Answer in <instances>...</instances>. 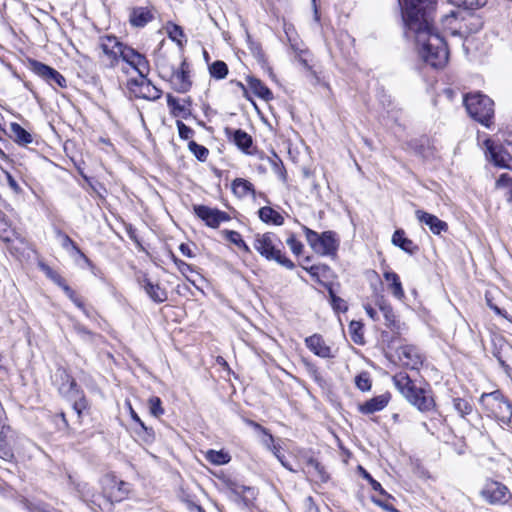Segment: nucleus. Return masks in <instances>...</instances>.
I'll use <instances>...</instances> for the list:
<instances>
[{
    "mask_svg": "<svg viewBox=\"0 0 512 512\" xmlns=\"http://www.w3.org/2000/svg\"><path fill=\"white\" fill-rule=\"evenodd\" d=\"M407 38L416 42L419 55L428 65L442 68L448 61L447 45L433 25L434 0H398Z\"/></svg>",
    "mask_w": 512,
    "mask_h": 512,
    "instance_id": "1",
    "label": "nucleus"
},
{
    "mask_svg": "<svg viewBox=\"0 0 512 512\" xmlns=\"http://www.w3.org/2000/svg\"><path fill=\"white\" fill-rule=\"evenodd\" d=\"M100 47L103 53L111 59V66H115L121 59L134 69L139 76L149 74L150 65L147 58L132 47L120 42L115 36L102 38Z\"/></svg>",
    "mask_w": 512,
    "mask_h": 512,
    "instance_id": "2",
    "label": "nucleus"
},
{
    "mask_svg": "<svg viewBox=\"0 0 512 512\" xmlns=\"http://www.w3.org/2000/svg\"><path fill=\"white\" fill-rule=\"evenodd\" d=\"M393 382L399 392L420 411H429L433 408V398L427 395V391L423 388H417L406 373L400 372L394 375Z\"/></svg>",
    "mask_w": 512,
    "mask_h": 512,
    "instance_id": "3",
    "label": "nucleus"
},
{
    "mask_svg": "<svg viewBox=\"0 0 512 512\" xmlns=\"http://www.w3.org/2000/svg\"><path fill=\"white\" fill-rule=\"evenodd\" d=\"M281 245L280 239L272 232L255 235L254 249L262 257L268 261H275L287 269H293L294 263L282 254Z\"/></svg>",
    "mask_w": 512,
    "mask_h": 512,
    "instance_id": "4",
    "label": "nucleus"
},
{
    "mask_svg": "<svg viewBox=\"0 0 512 512\" xmlns=\"http://www.w3.org/2000/svg\"><path fill=\"white\" fill-rule=\"evenodd\" d=\"M464 106L468 114L482 125L489 127L494 115V103L481 93L467 94L464 97Z\"/></svg>",
    "mask_w": 512,
    "mask_h": 512,
    "instance_id": "5",
    "label": "nucleus"
},
{
    "mask_svg": "<svg viewBox=\"0 0 512 512\" xmlns=\"http://www.w3.org/2000/svg\"><path fill=\"white\" fill-rule=\"evenodd\" d=\"M483 409L489 417L495 418L501 425H504L512 414V404L499 391L483 393L479 400Z\"/></svg>",
    "mask_w": 512,
    "mask_h": 512,
    "instance_id": "6",
    "label": "nucleus"
},
{
    "mask_svg": "<svg viewBox=\"0 0 512 512\" xmlns=\"http://www.w3.org/2000/svg\"><path fill=\"white\" fill-rule=\"evenodd\" d=\"M160 74L163 78L170 81L175 91L179 93L187 92L191 87L189 64L182 60L179 67L175 65L162 64Z\"/></svg>",
    "mask_w": 512,
    "mask_h": 512,
    "instance_id": "7",
    "label": "nucleus"
},
{
    "mask_svg": "<svg viewBox=\"0 0 512 512\" xmlns=\"http://www.w3.org/2000/svg\"><path fill=\"white\" fill-rule=\"evenodd\" d=\"M484 144L486 155L495 166L512 170V143L495 144L487 139Z\"/></svg>",
    "mask_w": 512,
    "mask_h": 512,
    "instance_id": "8",
    "label": "nucleus"
},
{
    "mask_svg": "<svg viewBox=\"0 0 512 512\" xmlns=\"http://www.w3.org/2000/svg\"><path fill=\"white\" fill-rule=\"evenodd\" d=\"M480 495L490 505H503L512 498V494L506 485L492 479L485 482Z\"/></svg>",
    "mask_w": 512,
    "mask_h": 512,
    "instance_id": "9",
    "label": "nucleus"
},
{
    "mask_svg": "<svg viewBox=\"0 0 512 512\" xmlns=\"http://www.w3.org/2000/svg\"><path fill=\"white\" fill-rule=\"evenodd\" d=\"M193 210L197 217L211 228H217L221 223L230 220V216L226 212L217 208H210L205 205H195Z\"/></svg>",
    "mask_w": 512,
    "mask_h": 512,
    "instance_id": "10",
    "label": "nucleus"
},
{
    "mask_svg": "<svg viewBox=\"0 0 512 512\" xmlns=\"http://www.w3.org/2000/svg\"><path fill=\"white\" fill-rule=\"evenodd\" d=\"M31 69L37 76L47 81L51 86L57 85L60 88H64L67 85L65 77L57 70L46 64L38 61H32Z\"/></svg>",
    "mask_w": 512,
    "mask_h": 512,
    "instance_id": "11",
    "label": "nucleus"
},
{
    "mask_svg": "<svg viewBox=\"0 0 512 512\" xmlns=\"http://www.w3.org/2000/svg\"><path fill=\"white\" fill-rule=\"evenodd\" d=\"M396 353L401 365L408 369L417 370L423 364L422 355L413 345H402L397 349Z\"/></svg>",
    "mask_w": 512,
    "mask_h": 512,
    "instance_id": "12",
    "label": "nucleus"
},
{
    "mask_svg": "<svg viewBox=\"0 0 512 512\" xmlns=\"http://www.w3.org/2000/svg\"><path fill=\"white\" fill-rule=\"evenodd\" d=\"M415 216L420 223L427 225L434 234L439 235L441 232H446L448 230L447 223L433 214L427 213L423 210H417L415 212Z\"/></svg>",
    "mask_w": 512,
    "mask_h": 512,
    "instance_id": "13",
    "label": "nucleus"
},
{
    "mask_svg": "<svg viewBox=\"0 0 512 512\" xmlns=\"http://www.w3.org/2000/svg\"><path fill=\"white\" fill-rule=\"evenodd\" d=\"M338 246L339 243L335 238V233L332 231H326L321 234L315 252L325 256L334 255L338 249Z\"/></svg>",
    "mask_w": 512,
    "mask_h": 512,
    "instance_id": "14",
    "label": "nucleus"
},
{
    "mask_svg": "<svg viewBox=\"0 0 512 512\" xmlns=\"http://www.w3.org/2000/svg\"><path fill=\"white\" fill-rule=\"evenodd\" d=\"M307 348L312 351L315 355L322 358L333 357L331 348L324 342L323 338L319 334H313L305 339Z\"/></svg>",
    "mask_w": 512,
    "mask_h": 512,
    "instance_id": "15",
    "label": "nucleus"
},
{
    "mask_svg": "<svg viewBox=\"0 0 512 512\" xmlns=\"http://www.w3.org/2000/svg\"><path fill=\"white\" fill-rule=\"evenodd\" d=\"M130 84L138 86L140 96L145 99L156 100L161 97V90L152 84L149 79H147V75L140 76V80H131Z\"/></svg>",
    "mask_w": 512,
    "mask_h": 512,
    "instance_id": "16",
    "label": "nucleus"
},
{
    "mask_svg": "<svg viewBox=\"0 0 512 512\" xmlns=\"http://www.w3.org/2000/svg\"><path fill=\"white\" fill-rule=\"evenodd\" d=\"M154 16L148 7H133L129 12V23L136 28H143Z\"/></svg>",
    "mask_w": 512,
    "mask_h": 512,
    "instance_id": "17",
    "label": "nucleus"
},
{
    "mask_svg": "<svg viewBox=\"0 0 512 512\" xmlns=\"http://www.w3.org/2000/svg\"><path fill=\"white\" fill-rule=\"evenodd\" d=\"M225 134L239 149L245 153H249V148L252 145V137L248 133L242 129L233 130L226 128Z\"/></svg>",
    "mask_w": 512,
    "mask_h": 512,
    "instance_id": "18",
    "label": "nucleus"
},
{
    "mask_svg": "<svg viewBox=\"0 0 512 512\" xmlns=\"http://www.w3.org/2000/svg\"><path fill=\"white\" fill-rule=\"evenodd\" d=\"M167 105L171 109L172 114L176 117L187 118L191 115L190 98L179 100L171 95H168Z\"/></svg>",
    "mask_w": 512,
    "mask_h": 512,
    "instance_id": "19",
    "label": "nucleus"
},
{
    "mask_svg": "<svg viewBox=\"0 0 512 512\" xmlns=\"http://www.w3.org/2000/svg\"><path fill=\"white\" fill-rule=\"evenodd\" d=\"M390 396L389 394H382L372 399L366 401L365 403L359 405V411L362 414H373L375 412L383 410L389 403Z\"/></svg>",
    "mask_w": 512,
    "mask_h": 512,
    "instance_id": "20",
    "label": "nucleus"
},
{
    "mask_svg": "<svg viewBox=\"0 0 512 512\" xmlns=\"http://www.w3.org/2000/svg\"><path fill=\"white\" fill-rule=\"evenodd\" d=\"M392 243L410 255L419 250V247L411 239L405 237V232L402 229L394 232Z\"/></svg>",
    "mask_w": 512,
    "mask_h": 512,
    "instance_id": "21",
    "label": "nucleus"
},
{
    "mask_svg": "<svg viewBox=\"0 0 512 512\" xmlns=\"http://www.w3.org/2000/svg\"><path fill=\"white\" fill-rule=\"evenodd\" d=\"M383 277L388 282V289L391 294L399 300L403 299L405 293L398 274L390 270H385Z\"/></svg>",
    "mask_w": 512,
    "mask_h": 512,
    "instance_id": "22",
    "label": "nucleus"
},
{
    "mask_svg": "<svg viewBox=\"0 0 512 512\" xmlns=\"http://www.w3.org/2000/svg\"><path fill=\"white\" fill-rule=\"evenodd\" d=\"M231 188L234 195L238 198H245L248 195L255 196L254 185L244 178H236L233 180Z\"/></svg>",
    "mask_w": 512,
    "mask_h": 512,
    "instance_id": "23",
    "label": "nucleus"
},
{
    "mask_svg": "<svg viewBox=\"0 0 512 512\" xmlns=\"http://www.w3.org/2000/svg\"><path fill=\"white\" fill-rule=\"evenodd\" d=\"M142 287L147 295L157 303L164 302L167 299V293L158 284L152 283L148 278L142 281Z\"/></svg>",
    "mask_w": 512,
    "mask_h": 512,
    "instance_id": "24",
    "label": "nucleus"
},
{
    "mask_svg": "<svg viewBox=\"0 0 512 512\" xmlns=\"http://www.w3.org/2000/svg\"><path fill=\"white\" fill-rule=\"evenodd\" d=\"M258 216L260 220L266 224H273L277 226L284 224V217L270 206L260 208Z\"/></svg>",
    "mask_w": 512,
    "mask_h": 512,
    "instance_id": "25",
    "label": "nucleus"
},
{
    "mask_svg": "<svg viewBox=\"0 0 512 512\" xmlns=\"http://www.w3.org/2000/svg\"><path fill=\"white\" fill-rule=\"evenodd\" d=\"M38 266L49 279H51L55 284L60 286L65 291L68 297H72L73 290L65 283V280L60 276V274H58L50 266L43 262H39Z\"/></svg>",
    "mask_w": 512,
    "mask_h": 512,
    "instance_id": "26",
    "label": "nucleus"
},
{
    "mask_svg": "<svg viewBox=\"0 0 512 512\" xmlns=\"http://www.w3.org/2000/svg\"><path fill=\"white\" fill-rule=\"evenodd\" d=\"M378 306L384 316L386 326L391 330H398L400 328V324L391 305L381 299Z\"/></svg>",
    "mask_w": 512,
    "mask_h": 512,
    "instance_id": "27",
    "label": "nucleus"
},
{
    "mask_svg": "<svg viewBox=\"0 0 512 512\" xmlns=\"http://www.w3.org/2000/svg\"><path fill=\"white\" fill-rule=\"evenodd\" d=\"M11 135L10 137L19 145H28L32 143V135L26 131L20 124L11 123L10 125Z\"/></svg>",
    "mask_w": 512,
    "mask_h": 512,
    "instance_id": "28",
    "label": "nucleus"
},
{
    "mask_svg": "<svg viewBox=\"0 0 512 512\" xmlns=\"http://www.w3.org/2000/svg\"><path fill=\"white\" fill-rule=\"evenodd\" d=\"M248 85L252 92L259 98L266 101L271 100L273 98L271 90L266 85H264L259 79L249 77Z\"/></svg>",
    "mask_w": 512,
    "mask_h": 512,
    "instance_id": "29",
    "label": "nucleus"
},
{
    "mask_svg": "<svg viewBox=\"0 0 512 512\" xmlns=\"http://www.w3.org/2000/svg\"><path fill=\"white\" fill-rule=\"evenodd\" d=\"M495 189L503 192L508 203H512V177L502 173L495 182Z\"/></svg>",
    "mask_w": 512,
    "mask_h": 512,
    "instance_id": "30",
    "label": "nucleus"
},
{
    "mask_svg": "<svg viewBox=\"0 0 512 512\" xmlns=\"http://www.w3.org/2000/svg\"><path fill=\"white\" fill-rule=\"evenodd\" d=\"M110 481L114 483V486L109 492L110 500L115 502L122 501L129 493L128 483L121 480L117 481L115 478H111Z\"/></svg>",
    "mask_w": 512,
    "mask_h": 512,
    "instance_id": "31",
    "label": "nucleus"
},
{
    "mask_svg": "<svg viewBox=\"0 0 512 512\" xmlns=\"http://www.w3.org/2000/svg\"><path fill=\"white\" fill-rule=\"evenodd\" d=\"M57 236L61 238V245L64 249H72L81 258H83L87 264H91L90 260L86 257V255L80 250L77 244L67 234L58 230Z\"/></svg>",
    "mask_w": 512,
    "mask_h": 512,
    "instance_id": "32",
    "label": "nucleus"
},
{
    "mask_svg": "<svg viewBox=\"0 0 512 512\" xmlns=\"http://www.w3.org/2000/svg\"><path fill=\"white\" fill-rule=\"evenodd\" d=\"M205 458L214 465H224L230 461V456L223 451L209 450L206 452Z\"/></svg>",
    "mask_w": 512,
    "mask_h": 512,
    "instance_id": "33",
    "label": "nucleus"
},
{
    "mask_svg": "<svg viewBox=\"0 0 512 512\" xmlns=\"http://www.w3.org/2000/svg\"><path fill=\"white\" fill-rule=\"evenodd\" d=\"M209 72L213 78L224 79L228 74V66L225 62L217 60L209 66Z\"/></svg>",
    "mask_w": 512,
    "mask_h": 512,
    "instance_id": "34",
    "label": "nucleus"
},
{
    "mask_svg": "<svg viewBox=\"0 0 512 512\" xmlns=\"http://www.w3.org/2000/svg\"><path fill=\"white\" fill-rule=\"evenodd\" d=\"M224 233H225L227 240H229L230 242L235 244L237 247L242 249L244 252H246V253L251 252L249 246L242 239V236L239 232L233 231V230H226Z\"/></svg>",
    "mask_w": 512,
    "mask_h": 512,
    "instance_id": "35",
    "label": "nucleus"
},
{
    "mask_svg": "<svg viewBox=\"0 0 512 512\" xmlns=\"http://www.w3.org/2000/svg\"><path fill=\"white\" fill-rule=\"evenodd\" d=\"M448 2L465 10H475L483 7L487 0H448Z\"/></svg>",
    "mask_w": 512,
    "mask_h": 512,
    "instance_id": "36",
    "label": "nucleus"
},
{
    "mask_svg": "<svg viewBox=\"0 0 512 512\" xmlns=\"http://www.w3.org/2000/svg\"><path fill=\"white\" fill-rule=\"evenodd\" d=\"M188 148L190 150L191 153H193V155L199 160V161H206L208 155H209V150L196 143L195 141L191 140L189 143H188Z\"/></svg>",
    "mask_w": 512,
    "mask_h": 512,
    "instance_id": "37",
    "label": "nucleus"
},
{
    "mask_svg": "<svg viewBox=\"0 0 512 512\" xmlns=\"http://www.w3.org/2000/svg\"><path fill=\"white\" fill-rule=\"evenodd\" d=\"M363 325L358 321H352L349 324L351 339L356 344H363Z\"/></svg>",
    "mask_w": 512,
    "mask_h": 512,
    "instance_id": "38",
    "label": "nucleus"
},
{
    "mask_svg": "<svg viewBox=\"0 0 512 512\" xmlns=\"http://www.w3.org/2000/svg\"><path fill=\"white\" fill-rule=\"evenodd\" d=\"M453 407L462 417L472 412V405L463 398H454Z\"/></svg>",
    "mask_w": 512,
    "mask_h": 512,
    "instance_id": "39",
    "label": "nucleus"
},
{
    "mask_svg": "<svg viewBox=\"0 0 512 512\" xmlns=\"http://www.w3.org/2000/svg\"><path fill=\"white\" fill-rule=\"evenodd\" d=\"M172 259H173V262L175 263V265L177 266L178 270L181 272V274L183 276L186 277V279L192 283L193 285H195L194 281H192L191 279L188 278V273L192 272L193 271V268L190 264L182 261L181 259L177 258L176 256L172 255Z\"/></svg>",
    "mask_w": 512,
    "mask_h": 512,
    "instance_id": "40",
    "label": "nucleus"
},
{
    "mask_svg": "<svg viewBox=\"0 0 512 512\" xmlns=\"http://www.w3.org/2000/svg\"><path fill=\"white\" fill-rule=\"evenodd\" d=\"M150 413L155 417H160L164 414V409L162 408V402L159 397H151L148 401Z\"/></svg>",
    "mask_w": 512,
    "mask_h": 512,
    "instance_id": "41",
    "label": "nucleus"
},
{
    "mask_svg": "<svg viewBox=\"0 0 512 512\" xmlns=\"http://www.w3.org/2000/svg\"><path fill=\"white\" fill-rule=\"evenodd\" d=\"M68 481L69 484L74 487V489L78 493V496L81 499L86 500V497L88 496V493L86 491L87 484L83 482H77L72 475H68Z\"/></svg>",
    "mask_w": 512,
    "mask_h": 512,
    "instance_id": "42",
    "label": "nucleus"
},
{
    "mask_svg": "<svg viewBox=\"0 0 512 512\" xmlns=\"http://www.w3.org/2000/svg\"><path fill=\"white\" fill-rule=\"evenodd\" d=\"M355 384L361 391H369L371 389V380L367 373H361L356 376Z\"/></svg>",
    "mask_w": 512,
    "mask_h": 512,
    "instance_id": "43",
    "label": "nucleus"
},
{
    "mask_svg": "<svg viewBox=\"0 0 512 512\" xmlns=\"http://www.w3.org/2000/svg\"><path fill=\"white\" fill-rule=\"evenodd\" d=\"M0 458L5 461H12L14 458L11 447L3 439H0Z\"/></svg>",
    "mask_w": 512,
    "mask_h": 512,
    "instance_id": "44",
    "label": "nucleus"
},
{
    "mask_svg": "<svg viewBox=\"0 0 512 512\" xmlns=\"http://www.w3.org/2000/svg\"><path fill=\"white\" fill-rule=\"evenodd\" d=\"M176 126L178 128V133L181 139L188 140L193 137L194 131L187 125H185L182 121L178 120L176 122Z\"/></svg>",
    "mask_w": 512,
    "mask_h": 512,
    "instance_id": "45",
    "label": "nucleus"
},
{
    "mask_svg": "<svg viewBox=\"0 0 512 512\" xmlns=\"http://www.w3.org/2000/svg\"><path fill=\"white\" fill-rule=\"evenodd\" d=\"M304 232H305L306 239H307L308 243L310 244V246L315 251L316 247H317V245L319 243V239H320L321 235L318 234L317 232L311 230L308 227H304Z\"/></svg>",
    "mask_w": 512,
    "mask_h": 512,
    "instance_id": "46",
    "label": "nucleus"
},
{
    "mask_svg": "<svg viewBox=\"0 0 512 512\" xmlns=\"http://www.w3.org/2000/svg\"><path fill=\"white\" fill-rule=\"evenodd\" d=\"M459 15H460L459 12L451 11V13L445 15L444 18H443L444 23L447 26H450V29L453 30V33H455L457 30H461L462 29L461 25H458V26H455V27L452 26L453 23L458 20Z\"/></svg>",
    "mask_w": 512,
    "mask_h": 512,
    "instance_id": "47",
    "label": "nucleus"
},
{
    "mask_svg": "<svg viewBox=\"0 0 512 512\" xmlns=\"http://www.w3.org/2000/svg\"><path fill=\"white\" fill-rule=\"evenodd\" d=\"M329 295L331 298V304L335 310L345 311L347 309L344 301L334 293L332 288H329Z\"/></svg>",
    "mask_w": 512,
    "mask_h": 512,
    "instance_id": "48",
    "label": "nucleus"
},
{
    "mask_svg": "<svg viewBox=\"0 0 512 512\" xmlns=\"http://www.w3.org/2000/svg\"><path fill=\"white\" fill-rule=\"evenodd\" d=\"M286 243L295 255L301 254L303 250V244L300 241L296 240V238L293 235L287 239Z\"/></svg>",
    "mask_w": 512,
    "mask_h": 512,
    "instance_id": "49",
    "label": "nucleus"
},
{
    "mask_svg": "<svg viewBox=\"0 0 512 512\" xmlns=\"http://www.w3.org/2000/svg\"><path fill=\"white\" fill-rule=\"evenodd\" d=\"M309 464L318 472L321 481H327L328 476L323 467L316 460H310Z\"/></svg>",
    "mask_w": 512,
    "mask_h": 512,
    "instance_id": "50",
    "label": "nucleus"
},
{
    "mask_svg": "<svg viewBox=\"0 0 512 512\" xmlns=\"http://www.w3.org/2000/svg\"><path fill=\"white\" fill-rule=\"evenodd\" d=\"M386 499L377 498L375 496L371 497V500L373 503H375L377 506L383 508L386 510V507H388L391 503L389 502V499L391 498L390 495H384Z\"/></svg>",
    "mask_w": 512,
    "mask_h": 512,
    "instance_id": "51",
    "label": "nucleus"
},
{
    "mask_svg": "<svg viewBox=\"0 0 512 512\" xmlns=\"http://www.w3.org/2000/svg\"><path fill=\"white\" fill-rule=\"evenodd\" d=\"M131 417L135 422L139 423L141 428L144 429L148 433L149 436H153V430L151 428L146 427L144 425V423L141 421V419L139 418V416L132 409H131Z\"/></svg>",
    "mask_w": 512,
    "mask_h": 512,
    "instance_id": "52",
    "label": "nucleus"
},
{
    "mask_svg": "<svg viewBox=\"0 0 512 512\" xmlns=\"http://www.w3.org/2000/svg\"><path fill=\"white\" fill-rule=\"evenodd\" d=\"M6 178H7L9 187L14 192L18 193L20 191V187H19L18 183L16 182V180L14 179V177L10 173L6 172Z\"/></svg>",
    "mask_w": 512,
    "mask_h": 512,
    "instance_id": "53",
    "label": "nucleus"
},
{
    "mask_svg": "<svg viewBox=\"0 0 512 512\" xmlns=\"http://www.w3.org/2000/svg\"><path fill=\"white\" fill-rule=\"evenodd\" d=\"M179 250L184 256H186L188 258H193L195 256L194 253L192 252L190 246L186 243H181L179 246Z\"/></svg>",
    "mask_w": 512,
    "mask_h": 512,
    "instance_id": "54",
    "label": "nucleus"
},
{
    "mask_svg": "<svg viewBox=\"0 0 512 512\" xmlns=\"http://www.w3.org/2000/svg\"><path fill=\"white\" fill-rule=\"evenodd\" d=\"M245 422H246L249 426L253 427L254 429L259 430V431H261L262 433H267V429H266L265 427L261 426V425H260L259 423H257V422H255V421H253V420H249V419H246V420H245Z\"/></svg>",
    "mask_w": 512,
    "mask_h": 512,
    "instance_id": "55",
    "label": "nucleus"
},
{
    "mask_svg": "<svg viewBox=\"0 0 512 512\" xmlns=\"http://www.w3.org/2000/svg\"><path fill=\"white\" fill-rule=\"evenodd\" d=\"M251 49H252V51H253L254 56H255L257 59H259V60H262V59H263L264 54H263V52H262L261 48H260L258 45H255L254 43H252V45H251Z\"/></svg>",
    "mask_w": 512,
    "mask_h": 512,
    "instance_id": "56",
    "label": "nucleus"
},
{
    "mask_svg": "<svg viewBox=\"0 0 512 512\" xmlns=\"http://www.w3.org/2000/svg\"><path fill=\"white\" fill-rule=\"evenodd\" d=\"M75 305L80 308L87 316H89L88 311L85 309L83 303L75 296V293L73 292L72 297H69Z\"/></svg>",
    "mask_w": 512,
    "mask_h": 512,
    "instance_id": "57",
    "label": "nucleus"
},
{
    "mask_svg": "<svg viewBox=\"0 0 512 512\" xmlns=\"http://www.w3.org/2000/svg\"><path fill=\"white\" fill-rule=\"evenodd\" d=\"M365 311L373 321H376L378 319L376 310L372 308L370 305L365 306Z\"/></svg>",
    "mask_w": 512,
    "mask_h": 512,
    "instance_id": "58",
    "label": "nucleus"
},
{
    "mask_svg": "<svg viewBox=\"0 0 512 512\" xmlns=\"http://www.w3.org/2000/svg\"><path fill=\"white\" fill-rule=\"evenodd\" d=\"M183 32L179 26H174L173 30L170 31V36L173 40H176L178 36H182Z\"/></svg>",
    "mask_w": 512,
    "mask_h": 512,
    "instance_id": "59",
    "label": "nucleus"
},
{
    "mask_svg": "<svg viewBox=\"0 0 512 512\" xmlns=\"http://www.w3.org/2000/svg\"><path fill=\"white\" fill-rule=\"evenodd\" d=\"M266 435V438L263 440L264 445H266L269 449L272 448L274 438L273 436L267 431V433H264Z\"/></svg>",
    "mask_w": 512,
    "mask_h": 512,
    "instance_id": "60",
    "label": "nucleus"
},
{
    "mask_svg": "<svg viewBox=\"0 0 512 512\" xmlns=\"http://www.w3.org/2000/svg\"><path fill=\"white\" fill-rule=\"evenodd\" d=\"M274 456L279 460L282 461L284 456L280 453V447L277 445H272V448L270 449Z\"/></svg>",
    "mask_w": 512,
    "mask_h": 512,
    "instance_id": "61",
    "label": "nucleus"
},
{
    "mask_svg": "<svg viewBox=\"0 0 512 512\" xmlns=\"http://www.w3.org/2000/svg\"><path fill=\"white\" fill-rule=\"evenodd\" d=\"M373 490L378 491L381 495H387L386 491L382 488L381 484L377 481H373Z\"/></svg>",
    "mask_w": 512,
    "mask_h": 512,
    "instance_id": "62",
    "label": "nucleus"
},
{
    "mask_svg": "<svg viewBox=\"0 0 512 512\" xmlns=\"http://www.w3.org/2000/svg\"><path fill=\"white\" fill-rule=\"evenodd\" d=\"M86 407L85 401L81 400L79 402H75L74 409L77 411V413L80 415L82 409Z\"/></svg>",
    "mask_w": 512,
    "mask_h": 512,
    "instance_id": "63",
    "label": "nucleus"
},
{
    "mask_svg": "<svg viewBox=\"0 0 512 512\" xmlns=\"http://www.w3.org/2000/svg\"><path fill=\"white\" fill-rule=\"evenodd\" d=\"M309 512H318L317 507L314 505L312 497L307 498Z\"/></svg>",
    "mask_w": 512,
    "mask_h": 512,
    "instance_id": "64",
    "label": "nucleus"
}]
</instances>
